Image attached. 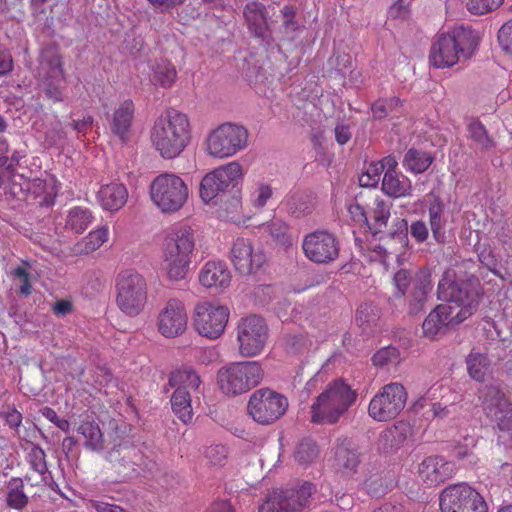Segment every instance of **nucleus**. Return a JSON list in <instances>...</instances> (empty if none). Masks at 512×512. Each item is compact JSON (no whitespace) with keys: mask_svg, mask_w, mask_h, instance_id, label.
<instances>
[{"mask_svg":"<svg viewBox=\"0 0 512 512\" xmlns=\"http://www.w3.org/2000/svg\"><path fill=\"white\" fill-rule=\"evenodd\" d=\"M477 44L473 31L463 26L439 31L431 43L429 63L437 69L451 68L469 59L474 54Z\"/></svg>","mask_w":512,"mask_h":512,"instance_id":"1","label":"nucleus"},{"mask_svg":"<svg viewBox=\"0 0 512 512\" xmlns=\"http://www.w3.org/2000/svg\"><path fill=\"white\" fill-rule=\"evenodd\" d=\"M192 139L188 116L171 110L159 117L151 129V143L163 159H175L189 146Z\"/></svg>","mask_w":512,"mask_h":512,"instance_id":"2","label":"nucleus"},{"mask_svg":"<svg viewBox=\"0 0 512 512\" xmlns=\"http://www.w3.org/2000/svg\"><path fill=\"white\" fill-rule=\"evenodd\" d=\"M357 392L342 378L328 383L311 406L314 423L332 424L356 401Z\"/></svg>","mask_w":512,"mask_h":512,"instance_id":"3","label":"nucleus"},{"mask_svg":"<svg viewBox=\"0 0 512 512\" xmlns=\"http://www.w3.org/2000/svg\"><path fill=\"white\" fill-rule=\"evenodd\" d=\"M249 133L245 126L224 122L214 127L205 136L203 148L213 159H227L248 147Z\"/></svg>","mask_w":512,"mask_h":512,"instance_id":"4","label":"nucleus"},{"mask_svg":"<svg viewBox=\"0 0 512 512\" xmlns=\"http://www.w3.org/2000/svg\"><path fill=\"white\" fill-rule=\"evenodd\" d=\"M116 305L128 317L140 315L148 302L145 277L134 269L120 271L115 278Z\"/></svg>","mask_w":512,"mask_h":512,"instance_id":"5","label":"nucleus"},{"mask_svg":"<svg viewBox=\"0 0 512 512\" xmlns=\"http://www.w3.org/2000/svg\"><path fill=\"white\" fill-rule=\"evenodd\" d=\"M264 370L257 361L233 362L219 369L217 384L229 396L244 394L260 384Z\"/></svg>","mask_w":512,"mask_h":512,"instance_id":"6","label":"nucleus"},{"mask_svg":"<svg viewBox=\"0 0 512 512\" xmlns=\"http://www.w3.org/2000/svg\"><path fill=\"white\" fill-rule=\"evenodd\" d=\"M188 197L187 184L175 173H162L150 184L151 201L164 214H174L181 210Z\"/></svg>","mask_w":512,"mask_h":512,"instance_id":"7","label":"nucleus"},{"mask_svg":"<svg viewBox=\"0 0 512 512\" xmlns=\"http://www.w3.org/2000/svg\"><path fill=\"white\" fill-rule=\"evenodd\" d=\"M444 283L440 282L439 293L447 298L445 303L438 305V311L446 319L449 327L457 325L469 318L477 309L479 301L477 292L469 289V285L452 283L444 292Z\"/></svg>","mask_w":512,"mask_h":512,"instance_id":"8","label":"nucleus"},{"mask_svg":"<svg viewBox=\"0 0 512 512\" xmlns=\"http://www.w3.org/2000/svg\"><path fill=\"white\" fill-rule=\"evenodd\" d=\"M230 318V309L216 301H202L195 305L192 321L195 331L209 340L223 335Z\"/></svg>","mask_w":512,"mask_h":512,"instance_id":"9","label":"nucleus"},{"mask_svg":"<svg viewBox=\"0 0 512 512\" xmlns=\"http://www.w3.org/2000/svg\"><path fill=\"white\" fill-rule=\"evenodd\" d=\"M406 401L407 392L401 383L386 384L371 398L368 415L378 422L393 420L404 409Z\"/></svg>","mask_w":512,"mask_h":512,"instance_id":"10","label":"nucleus"},{"mask_svg":"<svg viewBox=\"0 0 512 512\" xmlns=\"http://www.w3.org/2000/svg\"><path fill=\"white\" fill-rule=\"evenodd\" d=\"M288 399L269 388L254 391L247 404L248 414L259 424H270L282 417L288 409Z\"/></svg>","mask_w":512,"mask_h":512,"instance_id":"11","label":"nucleus"},{"mask_svg":"<svg viewBox=\"0 0 512 512\" xmlns=\"http://www.w3.org/2000/svg\"><path fill=\"white\" fill-rule=\"evenodd\" d=\"M239 353L244 357L261 354L268 340V326L265 320L257 315L241 318L236 327Z\"/></svg>","mask_w":512,"mask_h":512,"instance_id":"12","label":"nucleus"},{"mask_svg":"<svg viewBox=\"0 0 512 512\" xmlns=\"http://www.w3.org/2000/svg\"><path fill=\"white\" fill-rule=\"evenodd\" d=\"M243 176V167L237 161L219 166L203 177L200 183L201 199L209 203L230 187L235 186Z\"/></svg>","mask_w":512,"mask_h":512,"instance_id":"13","label":"nucleus"},{"mask_svg":"<svg viewBox=\"0 0 512 512\" xmlns=\"http://www.w3.org/2000/svg\"><path fill=\"white\" fill-rule=\"evenodd\" d=\"M441 512H487L484 498L466 484L446 488L440 496Z\"/></svg>","mask_w":512,"mask_h":512,"instance_id":"14","label":"nucleus"},{"mask_svg":"<svg viewBox=\"0 0 512 512\" xmlns=\"http://www.w3.org/2000/svg\"><path fill=\"white\" fill-rule=\"evenodd\" d=\"M302 250L309 261L316 264H328L338 258L340 247L334 234L321 229L304 236Z\"/></svg>","mask_w":512,"mask_h":512,"instance_id":"15","label":"nucleus"},{"mask_svg":"<svg viewBox=\"0 0 512 512\" xmlns=\"http://www.w3.org/2000/svg\"><path fill=\"white\" fill-rule=\"evenodd\" d=\"M38 75L43 82L47 96L53 101H60L65 77L61 58L56 49L47 48L42 51Z\"/></svg>","mask_w":512,"mask_h":512,"instance_id":"16","label":"nucleus"},{"mask_svg":"<svg viewBox=\"0 0 512 512\" xmlns=\"http://www.w3.org/2000/svg\"><path fill=\"white\" fill-rule=\"evenodd\" d=\"M231 262L241 275H251L257 272L266 262L263 250L256 246L251 239L238 237L230 249Z\"/></svg>","mask_w":512,"mask_h":512,"instance_id":"17","label":"nucleus"},{"mask_svg":"<svg viewBox=\"0 0 512 512\" xmlns=\"http://www.w3.org/2000/svg\"><path fill=\"white\" fill-rule=\"evenodd\" d=\"M314 486L305 482L297 489L273 491L260 507L259 512H296L305 506Z\"/></svg>","mask_w":512,"mask_h":512,"instance_id":"18","label":"nucleus"},{"mask_svg":"<svg viewBox=\"0 0 512 512\" xmlns=\"http://www.w3.org/2000/svg\"><path fill=\"white\" fill-rule=\"evenodd\" d=\"M188 324L185 305L179 299H169L160 309L157 316V330L165 338H176L182 335Z\"/></svg>","mask_w":512,"mask_h":512,"instance_id":"19","label":"nucleus"},{"mask_svg":"<svg viewBox=\"0 0 512 512\" xmlns=\"http://www.w3.org/2000/svg\"><path fill=\"white\" fill-rule=\"evenodd\" d=\"M483 397L482 404L487 415L497 422L500 430L512 433V404L494 387L488 388Z\"/></svg>","mask_w":512,"mask_h":512,"instance_id":"20","label":"nucleus"},{"mask_svg":"<svg viewBox=\"0 0 512 512\" xmlns=\"http://www.w3.org/2000/svg\"><path fill=\"white\" fill-rule=\"evenodd\" d=\"M196 246V232L188 224L174 225L165 238V249L192 257Z\"/></svg>","mask_w":512,"mask_h":512,"instance_id":"21","label":"nucleus"},{"mask_svg":"<svg viewBox=\"0 0 512 512\" xmlns=\"http://www.w3.org/2000/svg\"><path fill=\"white\" fill-rule=\"evenodd\" d=\"M243 15L249 32L256 38L268 42L271 39V30L268 23V11L260 2L246 4Z\"/></svg>","mask_w":512,"mask_h":512,"instance_id":"22","label":"nucleus"},{"mask_svg":"<svg viewBox=\"0 0 512 512\" xmlns=\"http://www.w3.org/2000/svg\"><path fill=\"white\" fill-rule=\"evenodd\" d=\"M231 279V271L222 260L207 261L199 272L200 284L209 289H226Z\"/></svg>","mask_w":512,"mask_h":512,"instance_id":"23","label":"nucleus"},{"mask_svg":"<svg viewBox=\"0 0 512 512\" xmlns=\"http://www.w3.org/2000/svg\"><path fill=\"white\" fill-rule=\"evenodd\" d=\"M454 472V465L441 457L424 459L418 469L419 477L428 485L439 484L451 478Z\"/></svg>","mask_w":512,"mask_h":512,"instance_id":"24","label":"nucleus"},{"mask_svg":"<svg viewBox=\"0 0 512 512\" xmlns=\"http://www.w3.org/2000/svg\"><path fill=\"white\" fill-rule=\"evenodd\" d=\"M139 70L143 74H147L149 81L163 88H170L177 79V71L175 66L167 59H156L145 65Z\"/></svg>","mask_w":512,"mask_h":512,"instance_id":"25","label":"nucleus"},{"mask_svg":"<svg viewBox=\"0 0 512 512\" xmlns=\"http://www.w3.org/2000/svg\"><path fill=\"white\" fill-rule=\"evenodd\" d=\"M26 188L29 193L39 199L40 205H52L59 191L58 181L54 175L45 173L43 178L28 181Z\"/></svg>","mask_w":512,"mask_h":512,"instance_id":"26","label":"nucleus"},{"mask_svg":"<svg viewBox=\"0 0 512 512\" xmlns=\"http://www.w3.org/2000/svg\"><path fill=\"white\" fill-rule=\"evenodd\" d=\"M191 262L192 257L163 248L162 265L170 280H183L188 273Z\"/></svg>","mask_w":512,"mask_h":512,"instance_id":"27","label":"nucleus"},{"mask_svg":"<svg viewBox=\"0 0 512 512\" xmlns=\"http://www.w3.org/2000/svg\"><path fill=\"white\" fill-rule=\"evenodd\" d=\"M128 191L122 183L112 182L103 185L98 192V200L107 211H118L127 202Z\"/></svg>","mask_w":512,"mask_h":512,"instance_id":"28","label":"nucleus"},{"mask_svg":"<svg viewBox=\"0 0 512 512\" xmlns=\"http://www.w3.org/2000/svg\"><path fill=\"white\" fill-rule=\"evenodd\" d=\"M382 190L394 198L411 195L412 183L408 177L397 171L385 172L382 179Z\"/></svg>","mask_w":512,"mask_h":512,"instance_id":"29","label":"nucleus"},{"mask_svg":"<svg viewBox=\"0 0 512 512\" xmlns=\"http://www.w3.org/2000/svg\"><path fill=\"white\" fill-rule=\"evenodd\" d=\"M134 104L126 99L119 103L111 119V129L119 138L125 139L134 117Z\"/></svg>","mask_w":512,"mask_h":512,"instance_id":"30","label":"nucleus"},{"mask_svg":"<svg viewBox=\"0 0 512 512\" xmlns=\"http://www.w3.org/2000/svg\"><path fill=\"white\" fill-rule=\"evenodd\" d=\"M169 385L173 389L189 390L194 393H201V377L191 367H184L171 372Z\"/></svg>","mask_w":512,"mask_h":512,"instance_id":"31","label":"nucleus"},{"mask_svg":"<svg viewBox=\"0 0 512 512\" xmlns=\"http://www.w3.org/2000/svg\"><path fill=\"white\" fill-rule=\"evenodd\" d=\"M273 196L274 188L269 180L258 179L248 186V202L257 211H262Z\"/></svg>","mask_w":512,"mask_h":512,"instance_id":"32","label":"nucleus"},{"mask_svg":"<svg viewBox=\"0 0 512 512\" xmlns=\"http://www.w3.org/2000/svg\"><path fill=\"white\" fill-rule=\"evenodd\" d=\"M431 274L427 269H420L415 276L413 299L414 303L410 304V312L418 313L423 306L428 294L432 291Z\"/></svg>","mask_w":512,"mask_h":512,"instance_id":"33","label":"nucleus"},{"mask_svg":"<svg viewBox=\"0 0 512 512\" xmlns=\"http://www.w3.org/2000/svg\"><path fill=\"white\" fill-rule=\"evenodd\" d=\"M194 394V392L189 390L174 389L171 395L172 410L183 423H188L192 420V396Z\"/></svg>","mask_w":512,"mask_h":512,"instance_id":"34","label":"nucleus"},{"mask_svg":"<svg viewBox=\"0 0 512 512\" xmlns=\"http://www.w3.org/2000/svg\"><path fill=\"white\" fill-rule=\"evenodd\" d=\"M77 432L85 439L84 446L92 451H101L104 448L103 433L94 420H83L77 428Z\"/></svg>","mask_w":512,"mask_h":512,"instance_id":"35","label":"nucleus"},{"mask_svg":"<svg viewBox=\"0 0 512 512\" xmlns=\"http://www.w3.org/2000/svg\"><path fill=\"white\" fill-rule=\"evenodd\" d=\"M360 464L358 453L344 445L335 450L334 466L343 475H351L357 471Z\"/></svg>","mask_w":512,"mask_h":512,"instance_id":"36","label":"nucleus"},{"mask_svg":"<svg viewBox=\"0 0 512 512\" xmlns=\"http://www.w3.org/2000/svg\"><path fill=\"white\" fill-rule=\"evenodd\" d=\"M29 498L24 492V483L21 478H11L6 486V503L14 510H22L28 504Z\"/></svg>","mask_w":512,"mask_h":512,"instance_id":"37","label":"nucleus"},{"mask_svg":"<svg viewBox=\"0 0 512 512\" xmlns=\"http://www.w3.org/2000/svg\"><path fill=\"white\" fill-rule=\"evenodd\" d=\"M433 158L427 152L409 149L403 159V166L406 170L419 174L423 173L431 165Z\"/></svg>","mask_w":512,"mask_h":512,"instance_id":"38","label":"nucleus"},{"mask_svg":"<svg viewBox=\"0 0 512 512\" xmlns=\"http://www.w3.org/2000/svg\"><path fill=\"white\" fill-rule=\"evenodd\" d=\"M397 239L401 243L407 245L408 240L406 235L390 237L389 239H387L385 246L381 244H375L369 248V259L371 261H380L383 265L387 266L388 260L392 255L395 256L396 258L398 257L396 251H388L389 249L393 248V244L396 242Z\"/></svg>","mask_w":512,"mask_h":512,"instance_id":"39","label":"nucleus"},{"mask_svg":"<svg viewBox=\"0 0 512 512\" xmlns=\"http://www.w3.org/2000/svg\"><path fill=\"white\" fill-rule=\"evenodd\" d=\"M448 328L449 325L440 311H438V306L428 314L422 324L424 336L430 339L444 334Z\"/></svg>","mask_w":512,"mask_h":512,"instance_id":"40","label":"nucleus"},{"mask_svg":"<svg viewBox=\"0 0 512 512\" xmlns=\"http://www.w3.org/2000/svg\"><path fill=\"white\" fill-rule=\"evenodd\" d=\"M274 241L284 246H291L292 239L289 235V225L282 219L273 218L262 226Z\"/></svg>","mask_w":512,"mask_h":512,"instance_id":"41","label":"nucleus"},{"mask_svg":"<svg viewBox=\"0 0 512 512\" xmlns=\"http://www.w3.org/2000/svg\"><path fill=\"white\" fill-rule=\"evenodd\" d=\"M92 222L90 211L82 207H74L68 211L66 228L75 233H82Z\"/></svg>","mask_w":512,"mask_h":512,"instance_id":"42","label":"nucleus"},{"mask_svg":"<svg viewBox=\"0 0 512 512\" xmlns=\"http://www.w3.org/2000/svg\"><path fill=\"white\" fill-rule=\"evenodd\" d=\"M469 375L476 381H484L490 369V361L484 354L472 351L467 357Z\"/></svg>","mask_w":512,"mask_h":512,"instance_id":"43","label":"nucleus"},{"mask_svg":"<svg viewBox=\"0 0 512 512\" xmlns=\"http://www.w3.org/2000/svg\"><path fill=\"white\" fill-rule=\"evenodd\" d=\"M109 236L108 227L102 226L91 231L79 244V251L82 253H91L99 249L107 240Z\"/></svg>","mask_w":512,"mask_h":512,"instance_id":"44","label":"nucleus"},{"mask_svg":"<svg viewBox=\"0 0 512 512\" xmlns=\"http://www.w3.org/2000/svg\"><path fill=\"white\" fill-rule=\"evenodd\" d=\"M427 201H429V223L430 228L433 232L435 238H437L438 234L443 228V204L438 197L433 194H429L426 196Z\"/></svg>","mask_w":512,"mask_h":512,"instance_id":"45","label":"nucleus"},{"mask_svg":"<svg viewBox=\"0 0 512 512\" xmlns=\"http://www.w3.org/2000/svg\"><path fill=\"white\" fill-rule=\"evenodd\" d=\"M476 438L471 435L463 436L453 447V454L459 460H466L469 464L476 462L474 449L476 447Z\"/></svg>","mask_w":512,"mask_h":512,"instance_id":"46","label":"nucleus"},{"mask_svg":"<svg viewBox=\"0 0 512 512\" xmlns=\"http://www.w3.org/2000/svg\"><path fill=\"white\" fill-rule=\"evenodd\" d=\"M317 457L318 448L312 440L301 441L294 451V459L299 465L307 466L313 463Z\"/></svg>","mask_w":512,"mask_h":512,"instance_id":"47","label":"nucleus"},{"mask_svg":"<svg viewBox=\"0 0 512 512\" xmlns=\"http://www.w3.org/2000/svg\"><path fill=\"white\" fill-rule=\"evenodd\" d=\"M468 132L470 137L482 149H489L493 147L494 142L488 136L485 126L479 120L473 119L469 122Z\"/></svg>","mask_w":512,"mask_h":512,"instance_id":"48","label":"nucleus"},{"mask_svg":"<svg viewBox=\"0 0 512 512\" xmlns=\"http://www.w3.org/2000/svg\"><path fill=\"white\" fill-rule=\"evenodd\" d=\"M504 0H463L466 9L473 15H483L500 7Z\"/></svg>","mask_w":512,"mask_h":512,"instance_id":"49","label":"nucleus"},{"mask_svg":"<svg viewBox=\"0 0 512 512\" xmlns=\"http://www.w3.org/2000/svg\"><path fill=\"white\" fill-rule=\"evenodd\" d=\"M27 461L34 472L40 475H44L47 472L46 455L39 446L34 445L31 447L27 455Z\"/></svg>","mask_w":512,"mask_h":512,"instance_id":"50","label":"nucleus"},{"mask_svg":"<svg viewBox=\"0 0 512 512\" xmlns=\"http://www.w3.org/2000/svg\"><path fill=\"white\" fill-rule=\"evenodd\" d=\"M478 257L482 265L487 267L494 275L503 279V276L497 270L501 259L494 249L491 247H484L479 250Z\"/></svg>","mask_w":512,"mask_h":512,"instance_id":"51","label":"nucleus"},{"mask_svg":"<svg viewBox=\"0 0 512 512\" xmlns=\"http://www.w3.org/2000/svg\"><path fill=\"white\" fill-rule=\"evenodd\" d=\"M400 105V100L397 97L389 99H379L371 107L372 114L376 119H382L388 116Z\"/></svg>","mask_w":512,"mask_h":512,"instance_id":"52","label":"nucleus"},{"mask_svg":"<svg viewBox=\"0 0 512 512\" xmlns=\"http://www.w3.org/2000/svg\"><path fill=\"white\" fill-rule=\"evenodd\" d=\"M382 174V167L376 162H371L365 171L359 176V183L362 187H375Z\"/></svg>","mask_w":512,"mask_h":512,"instance_id":"53","label":"nucleus"},{"mask_svg":"<svg viewBox=\"0 0 512 512\" xmlns=\"http://www.w3.org/2000/svg\"><path fill=\"white\" fill-rule=\"evenodd\" d=\"M400 360V354L397 348L393 346L383 347L378 350L373 358V364L376 366H385L397 363Z\"/></svg>","mask_w":512,"mask_h":512,"instance_id":"54","label":"nucleus"},{"mask_svg":"<svg viewBox=\"0 0 512 512\" xmlns=\"http://www.w3.org/2000/svg\"><path fill=\"white\" fill-rule=\"evenodd\" d=\"M227 448L224 445L214 444L205 448L204 457L212 466L224 465L227 458Z\"/></svg>","mask_w":512,"mask_h":512,"instance_id":"55","label":"nucleus"},{"mask_svg":"<svg viewBox=\"0 0 512 512\" xmlns=\"http://www.w3.org/2000/svg\"><path fill=\"white\" fill-rule=\"evenodd\" d=\"M282 27L287 34H292L300 31V25L296 21V9L293 6L285 5L281 9Z\"/></svg>","mask_w":512,"mask_h":512,"instance_id":"56","label":"nucleus"},{"mask_svg":"<svg viewBox=\"0 0 512 512\" xmlns=\"http://www.w3.org/2000/svg\"><path fill=\"white\" fill-rule=\"evenodd\" d=\"M410 0H396L388 10V18L393 20H404L409 16Z\"/></svg>","mask_w":512,"mask_h":512,"instance_id":"57","label":"nucleus"},{"mask_svg":"<svg viewBox=\"0 0 512 512\" xmlns=\"http://www.w3.org/2000/svg\"><path fill=\"white\" fill-rule=\"evenodd\" d=\"M498 41L503 50L512 53V19L500 28Z\"/></svg>","mask_w":512,"mask_h":512,"instance_id":"58","label":"nucleus"},{"mask_svg":"<svg viewBox=\"0 0 512 512\" xmlns=\"http://www.w3.org/2000/svg\"><path fill=\"white\" fill-rule=\"evenodd\" d=\"M390 216L389 206L383 200L375 201V208L373 210V219L378 226H384Z\"/></svg>","mask_w":512,"mask_h":512,"instance_id":"59","label":"nucleus"},{"mask_svg":"<svg viewBox=\"0 0 512 512\" xmlns=\"http://www.w3.org/2000/svg\"><path fill=\"white\" fill-rule=\"evenodd\" d=\"M41 414L63 432H69V421L63 418H59L57 413L52 408L44 407L43 409H41Z\"/></svg>","mask_w":512,"mask_h":512,"instance_id":"60","label":"nucleus"},{"mask_svg":"<svg viewBox=\"0 0 512 512\" xmlns=\"http://www.w3.org/2000/svg\"><path fill=\"white\" fill-rule=\"evenodd\" d=\"M12 275L19 279L20 292L24 295H29L31 293V284L27 269L23 266H19L12 271Z\"/></svg>","mask_w":512,"mask_h":512,"instance_id":"61","label":"nucleus"},{"mask_svg":"<svg viewBox=\"0 0 512 512\" xmlns=\"http://www.w3.org/2000/svg\"><path fill=\"white\" fill-rule=\"evenodd\" d=\"M410 281V276L407 270L401 269L398 272L395 273L393 282L394 286L397 290V295L402 296L404 295L408 284Z\"/></svg>","mask_w":512,"mask_h":512,"instance_id":"62","label":"nucleus"},{"mask_svg":"<svg viewBox=\"0 0 512 512\" xmlns=\"http://www.w3.org/2000/svg\"><path fill=\"white\" fill-rule=\"evenodd\" d=\"M348 212L356 223L367 224L368 217L364 207L358 202H353L348 206Z\"/></svg>","mask_w":512,"mask_h":512,"instance_id":"63","label":"nucleus"},{"mask_svg":"<svg viewBox=\"0 0 512 512\" xmlns=\"http://www.w3.org/2000/svg\"><path fill=\"white\" fill-rule=\"evenodd\" d=\"M231 205H232V208H231V210L227 211L226 217L234 223H238V224L245 223L249 218L244 217V215L241 213V209H242L241 201L239 199H234L232 201Z\"/></svg>","mask_w":512,"mask_h":512,"instance_id":"64","label":"nucleus"}]
</instances>
